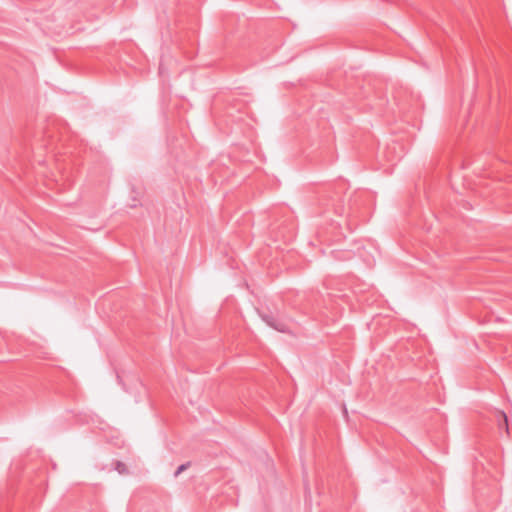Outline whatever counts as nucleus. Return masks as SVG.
<instances>
[{"label":"nucleus","instance_id":"nucleus-1","mask_svg":"<svg viewBox=\"0 0 512 512\" xmlns=\"http://www.w3.org/2000/svg\"><path fill=\"white\" fill-rule=\"evenodd\" d=\"M262 319L269 325L279 332H286V325L282 322L277 321L273 316L263 315Z\"/></svg>","mask_w":512,"mask_h":512},{"label":"nucleus","instance_id":"nucleus-2","mask_svg":"<svg viewBox=\"0 0 512 512\" xmlns=\"http://www.w3.org/2000/svg\"><path fill=\"white\" fill-rule=\"evenodd\" d=\"M498 426H499V429L505 428L507 433L509 432L508 418H507V415L503 411H498Z\"/></svg>","mask_w":512,"mask_h":512},{"label":"nucleus","instance_id":"nucleus-3","mask_svg":"<svg viewBox=\"0 0 512 512\" xmlns=\"http://www.w3.org/2000/svg\"><path fill=\"white\" fill-rule=\"evenodd\" d=\"M190 463L187 462V463H184V464H181L177 470L175 471L174 473V476L175 477H178L184 470H186L188 467H189Z\"/></svg>","mask_w":512,"mask_h":512},{"label":"nucleus","instance_id":"nucleus-4","mask_svg":"<svg viewBox=\"0 0 512 512\" xmlns=\"http://www.w3.org/2000/svg\"><path fill=\"white\" fill-rule=\"evenodd\" d=\"M122 467H124V465L120 462L117 463V469L120 471V469H122Z\"/></svg>","mask_w":512,"mask_h":512},{"label":"nucleus","instance_id":"nucleus-5","mask_svg":"<svg viewBox=\"0 0 512 512\" xmlns=\"http://www.w3.org/2000/svg\"><path fill=\"white\" fill-rule=\"evenodd\" d=\"M122 467H124V465L120 462L117 463V469L120 471V469H122Z\"/></svg>","mask_w":512,"mask_h":512}]
</instances>
